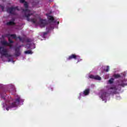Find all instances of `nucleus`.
<instances>
[{
  "label": "nucleus",
  "instance_id": "17",
  "mask_svg": "<svg viewBox=\"0 0 127 127\" xmlns=\"http://www.w3.org/2000/svg\"><path fill=\"white\" fill-rule=\"evenodd\" d=\"M127 85V84L124 83V81L121 80L120 81L119 86H122V87H124V86Z\"/></svg>",
  "mask_w": 127,
  "mask_h": 127
},
{
  "label": "nucleus",
  "instance_id": "1",
  "mask_svg": "<svg viewBox=\"0 0 127 127\" xmlns=\"http://www.w3.org/2000/svg\"><path fill=\"white\" fill-rule=\"evenodd\" d=\"M23 11L25 13V16L27 18V20L28 21H30L31 22H33V23H36V20L34 18H29L31 15H33V13H30V10L26 8L25 9H23Z\"/></svg>",
  "mask_w": 127,
  "mask_h": 127
},
{
  "label": "nucleus",
  "instance_id": "21",
  "mask_svg": "<svg viewBox=\"0 0 127 127\" xmlns=\"http://www.w3.org/2000/svg\"><path fill=\"white\" fill-rule=\"evenodd\" d=\"M110 71V66L109 65H107L106 66V69H105V72H109Z\"/></svg>",
  "mask_w": 127,
  "mask_h": 127
},
{
  "label": "nucleus",
  "instance_id": "20",
  "mask_svg": "<svg viewBox=\"0 0 127 127\" xmlns=\"http://www.w3.org/2000/svg\"><path fill=\"white\" fill-rule=\"evenodd\" d=\"M25 54H32V52L31 50L25 51Z\"/></svg>",
  "mask_w": 127,
  "mask_h": 127
},
{
  "label": "nucleus",
  "instance_id": "7",
  "mask_svg": "<svg viewBox=\"0 0 127 127\" xmlns=\"http://www.w3.org/2000/svg\"><path fill=\"white\" fill-rule=\"evenodd\" d=\"M20 101H21L20 97H18L16 99L15 102L12 103L11 105L9 107L6 108V110L8 111V110H9V108H15V107H17L18 105H19Z\"/></svg>",
  "mask_w": 127,
  "mask_h": 127
},
{
  "label": "nucleus",
  "instance_id": "31",
  "mask_svg": "<svg viewBox=\"0 0 127 127\" xmlns=\"http://www.w3.org/2000/svg\"><path fill=\"white\" fill-rule=\"evenodd\" d=\"M10 59H8V62H10Z\"/></svg>",
  "mask_w": 127,
  "mask_h": 127
},
{
  "label": "nucleus",
  "instance_id": "4",
  "mask_svg": "<svg viewBox=\"0 0 127 127\" xmlns=\"http://www.w3.org/2000/svg\"><path fill=\"white\" fill-rule=\"evenodd\" d=\"M127 76V72H124L121 73L114 74L113 75V78L115 79H124Z\"/></svg>",
  "mask_w": 127,
  "mask_h": 127
},
{
  "label": "nucleus",
  "instance_id": "16",
  "mask_svg": "<svg viewBox=\"0 0 127 127\" xmlns=\"http://www.w3.org/2000/svg\"><path fill=\"white\" fill-rule=\"evenodd\" d=\"M15 23L13 21H9L6 23V25H15Z\"/></svg>",
  "mask_w": 127,
  "mask_h": 127
},
{
  "label": "nucleus",
  "instance_id": "12",
  "mask_svg": "<svg viewBox=\"0 0 127 127\" xmlns=\"http://www.w3.org/2000/svg\"><path fill=\"white\" fill-rule=\"evenodd\" d=\"M48 18L50 22H53V23L56 22V21L55 20V19H54V18L52 16H49L48 17Z\"/></svg>",
  "mask_w": 127,
  "mask_h": 127
},
{
  "label": "nucleus",
  "instance_id": "27",
  "mask_svg": "<svg viewBox=\"0 0 127 127\" xmlns=\"http://www.w3.org/2000/svg\"><path fill=\"white\" fill-rule=\"evenodd\" d=\"M20 0V2H21V3H23L25 2V0Z\"/></svg>",
  "mask_w": 127,
  "mask_h": 127
},
{
  "label": "nucleus",
  "instance_id": "8",
  "mask_svg": "<svg viewBox=\"0 0 127 127\" xmlns=\"http://www.w3.org/2000/svg\"><path fill=\"white\" fill-rule=\"evenodd\" d=\"M17 8V7H8L6 9L7 12L10 13V14H14V11H15V9Z\"/></svg>",
  "mask_w": 127,
  "mask_h": 127
},
{
  "label": "nucleus",
  "instance_id": "14",
  "mask_svg": "<svg viewBox=\"0 0 127 127\" xmlns=\"http://www.w3.org/2000/svg\"><path fill=\"white\" fill-rule=\"evenodd\" d=\"M89 93H90V89H86L83 92V95H84V96H87V95H89Z\"/></svg>",
  "mask_w": 127,
  "mask_h": 127
},
{
  "label": "nucleus",
  "instance_id": "19",
  "mask_svg": "<svg viewBox=\"0 0 127 127\" xmlns=\"http://www.w3.org/2000/svg\"><path fill=\"white\" fill-rule=\"evenodd\" d=\"M7 37H8V40L9 42V44H11L12 43H13V41L11 40V39H10V38L8 36H7Z\"/></svg>",
  "mask_w": 127,
  "mask_h": 127
},
{
  "label": "nucleus",
  "instance_id": "25",
  "mask_svg": "<svg viewBox=\"0 0 127 127\" xmlns=\"http://www.w3.org/2000/svg\"><path fill=\"white\" fill-rule=\"evenodd\" d=\"M102 78L99 75H96V80H101Z\"/></svg>",
  "mask_w": 127,
  "mask_h": 127
},
{
  "label": "nucleus",
  "instance_id": "23",
  "mask_svg": "<svg viewBox=\"0 0 127 127\" xmlns=\"http://www.w3.org/2000/svg\"><path fill=\"white\" fill-rule=\"evenodd\" d=\"M24 7H25L26 8H28V4H27V2H25L24 4Z\"/></svg>",
  "mask_w": 127,
  "mask_h": 127
},
{
  "label": "nucleus",
  "instance_id": "15",
  "mask_svg": "<svg viewBox=\"0 0 127 127\" xmlns=\"http://www.w3.org/2000/svg\"><path fill=\"white\" fill-rule=\"evenodd\" d=\"M54 28L51 25H49V26H47L46 29L48 30V31H50V30H52V29H54Z\"/></svg>",
  "mask_w": 127,
  "mask_h": 127
},
{
  "label": "nucleus",
  "instance_id": "2",
  "mask_svg": "<svg viewBox=\"0 0 127 127\" xmlns=\"http://www.w3.org/2000/svg\"><path fill=\"white\" fill-rule=\"evenodd\" d=\"M109 94H118L119 91H121V87H117L113 85L112 86H106Z\"/></svg>",
  "mask_w": 127,
  "mask_h": 127
},
{
  "label": "nucleus",
  "instance_id": "22",
  "mask_svg": "<svg viewBox=\"0 0 127 127\" xmlns=\"http://www.w3.org/2000/svg\"><path fill=\"white\" fill-rule=\"evenodd\" d=\"M26 42H28V43L32 42V40H31V39L27 38L26 39Z\"/></svg>",
  "mask_w": 127,
  "mask_h": 127
},
{
  "label": "nucleus",
  "instance_id": "28",
  "mask_svg": "<svg viewBox=\"0 0 127 127\" xmlns=\"http://www.w3.org/2000/svg\"><path fill=\"white\" fill-rule=\"evenodd\" d=\"M113 80H110L108 81L109 84H113Z\"/></svg>",
  "mask_w": 127,
  "mask_h": 127
},
{
  "label": "nucleus",
  "instance_id": "6",
  "mask_svg": "<svg viewBox=\"0 0 127 127\" xmlns=\"http://www.w3.org/2000/svg\"><path fill=\"white\" fill-rule=\"evenodd\" d=\"M72 59H74L75 60H76V59H78L77 63L80 62V61H82V59H80V56L76 55L75 54H71L68 57V58L66 59V60L69 61V60H72Z\"/></svg>",
  "mask_w": 127,
  "mask_h": 127
},
{
  "label": "nucleus",
  "instance_id": "3",
  "mask_svg": "<svg viewBox=\"0 0 127 127\" xmlns=\"http://www.w3.org/2000/svg\"><path fill=\"white\" fill-rule=\"evenodd\" d=\"M7 53V50L4 49V48L2 47H0V53L2 56H5L6 58H8V57H12V55L8 54Z\"/></svg>",
  "mask_w": 127,
  "mask_h": 127
},
{
  "label": "nucleus",
  "instance_id": "5",
  "mask_svg": "<svg viewBox=\"0 0 127 127\" xmlns=\"http://www.w3.org/2000/svg\"><path fill=\"white\" fill-rule=\"evenodd\" d=\"M99 96L100 98H101L103 101H105V103L107 102V98H108V96H109V94H108L105 91H102L99 94Z\"/></svg>",
  "mask_w": 127,
  "mask_h": 127
},
{
  "label": "nucleus",
  "instance_id": "24",
  "mask_svg": "<svg viewBox=\"0 0 127 127\" xmlns=\"http://www.w3.org/2000/svg\"><path fill=\"white\" fill-rule=\"evenodd\" d=\"M0 8H1L2 11H4V6L0 5Z\"/></svg>",
  "mask_w": 127,
  "mask_h": 127
},
{
  "label": "nucleus",
  "instance_id": "30",
  "mask_svg": "<svg viewBox=\"0 0 127 127\" xmlns=\"http://www.w3.org/2000/svg\"><path fill=\"white\" fill-rule=\"evenodd\" d=\"M46 34H47V32H44V35H46Z\"/></svg>",
  "mask_w": 127,
  "mask_h": 127
},
{
  "label": "nucleus",
  "instance_id": "11",
  "mask_svg": "<svg viewBox=\"0 0 127 127\" xmlns=\"http://www.w3.org/2000/svg\"><path fill=\"white\" fill-rule=\"evenodd\" d=\"M1 44L3 46H9L10 47H11V46H12L11 45H10V44L8 43L6 41H1Z\"/></svg>",
  "mask_w": 127,
  "mask_h": 127
},
{
  "label": "nucleus",
  "instance_id": "13",
  "mask_svg": "<svg viewBox=\"0 0 127 127\" xmlns=\"http://www.w3.org/2000/svg\"><path fill=\"white\" fill-rule=\"evenodd\" d=\"M6 36H9V37H12L14 39H16V35L15 34H6Z\"/></svg>",
  "mask_w": 127,
  "mask_h": 127
},
{
  "label": "nucleus",
  "instance_id": "18",
  "mask_svg": "<svg viewBox=\"0 0 127 127\" xmlns=\"http://www.w3.org/2000/svg\"><path fill=\"white\" fill-rule=\"evenodd\" d=\"M89 77L90 79H94V80H96V76H94V75H92V74L89 75Z\"/></svg>",
  "mask_w": 127,
  "mask_h": 127
},
{
  "label": "nucleus",
  "instance_id": "10",
  "mask_svg": "<svg viewBox=\"0 0 127 127\" xmlns=\"http://www.w3.org/2000/svg\"><path fill=\"white\" fill-rule=\"evenodd\" d=\"M20 47H17L15 49V56L16 57H18V56H20Z\"/></svg>",
  "mask_w": 127,
  "mask_h": 127
},
{
  "label": "nucleus",
  "instance_id": "26",
  "mask_svg": "<svg viewBox=\"0 0 127 127\" xmlns=\"http://www.w3.org/2000/svg\"><path fill=\"white\" fill-rule=\"evenodd\" d=\"M17 38H18L20 41H22V38H21L20 36H18Z\"/></svg>",
  "mask_w": 127,
  "mask_h": 127
},
{
  "label": "nucleus",
  "instance_id": "32",
  "mask_svg": "<svg viewBox=\"0 0 127 127\" xmlns=\"http://www.w3.org/2000/svg\"><path fill=\"white\" fill-rule=\"evenodd\" d=\"M110 80H114V78H112Z\"/></svg>",
  "mask_w": 127,
  "mask_h": 127
},
{
  "label": "nucleus",
  "instance_id": "29",
  "mask_svg": "<svg viewBox=\"0 0 127 127\" xmlns=\"http://www.w3.org/2000/svg\"><path fill=\"white\" fill-rule=\"evenodd\" d=\"M1 98H2L3 100H5V97H4V95L3 96L2 95H1Z\"/></svg>",
  "mask_w": 127,
  "mask_h": 127
},
{
  "label": "nucleus",
  "instance_id": "9",
  "mask_svg": "<svg viewBox=\"0 0 127 127\" xmlns=\"http://www.w3.org/2000/svg\"><path fill=\"white\" fill-rule=\"evenodd\" d=\"M40 26L41 27H45L47 25V21L43 20L42 19H40Z\"/></svg>",
  "mask_w": 127,
  "mask_h": 127
}]
</instances>
